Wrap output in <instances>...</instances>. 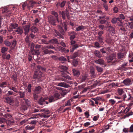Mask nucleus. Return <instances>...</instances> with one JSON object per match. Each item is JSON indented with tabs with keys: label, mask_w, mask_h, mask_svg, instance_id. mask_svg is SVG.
<instances>
[{
	"label": "nucleus",
	"mask_w": 133,
	"mask_h": 133,
	"mask_svg": "<svg viewBox=\"0 0 133 133\" xmlns=\"http://www.w3.org/2000/svg\"><path fill=\"white\" fill-rule=\"evenodd\" d=\"M108 28L109 36H110V35L111 36L114 35L115 32L114 28L110 25L108 27Z\"/></svg>",
	"instance_id": "obj_1"
},
{
	"label": "nucleus",
	"mask_w": 133,
	"mask_h": 133,
	"mask_svg": "<svg viewBox=\"0 0 133 133\" xmlns=\"http://www.w3.org/2000/svg\"><path fill=\"white\" fill-rule=\"evenodd\" d=\"M48 21L51 24L55 25V20L54 17L51 15L48 17Z\"/></svg>",
	"instance_id": "obj_2"
},
{
	"label": "nucleus",
	"mask_w": 133,
	"mask_h": 133,
	"mask_svg": "<svg viewBox=\"0 0 133 133\" xmlns=\"http://www.w3.org/2000/svg\"><path fill=\"white\" fill-rule=\"evenodd\" d=\"M48 98L46 97H42L40 98L38 101V104L40 105H43L45 103L46 104H48V102L45 101L48 99Z\"/></svg>",
	"instance_id": "obj_3"
},
{
	"label": "nucleus",
	"mask_w": 133,
	"mask_h": 133,
	"mask_svg": "<svg viewBox=\"0 0 133 133\" xmlns=\"http://www.w3.org/2000/svg\"><path fill=\"white\" fill-rule=\"evenodd\" d=\"M107 59L109 60V62H111L112 63H114L116 62L117 60L115 58V55H111L107 58Z\"/></svg>",
	"instance_id": "obj_4"
},
{
	"label": "nucleus",
	"mask_w": 133,
	"mask_h": 133,
	"mask_svg": "<svg viewBox=\"0 0 133 133\" xmlns=\"http://www.w3.org/2000/svg\"><path fill=\"white\" fill-rule=\"evenodd\" d=\"M132 83L131 80L128 78L125 79L122 82V83L126 86H129Z\"/></svg>",
	"instance_id": "obj_5"
},
{
	"label": "nucleus",
	"mask_w": 133,
	"mask_h": 133,
	"mask_svg": "<svg viewBox=\"0 0 133 133\" xmlns=\"http://www.w3.org/2000/svg\"><path fill=\"white\" fill-rule=\"evenodd\" d=\"M30 25L29 24L23 26L25 35H27L28 33L30 31Z\"/></svg>",
	"instance_id": "obj_6"
},
{
	"label": "nucleus",
	"mask_w": 133,
	"mask_h": 133,
	"mask_svg": "<svg viewBox=\"0 0 133 133\" xmlns=\"http://www.w3.org/2000/svg\"><path fill=\"white\" fill-rule=\"evenodd\" d=\"M41 74L42 72L39 71H35L33 76V78L34 79H37L38 78H39L41 77Z\"/></svg>",
	"instance_id": "obj_7"
},
{
	"label": "nucleus",
	"mask_w": 133,
	"mask_h": 133,
	"mask_svg": "<svg viewBox=\"0 0 133 133\" xmlns=\"http://www.w3.org/2000/svg\"><path fill=\"white\" fill-rule=\"evenodd\" d=\"M18 24L16 23H12L10 26L9 28L10 30L9 29L8 31L10 32L12 30L17 29V28L18 27Z\"/></svg>",
	"instance_id": "obj_8"
},
{
	"label": "nucleus",
	"mask_w": 133,
	"mask_h": 133,
	"mask_svg": "<svg viewBox=\"0 0 133 133\" xmlns=\"http://www.w3.org/2000/svg\"><path fill=\"white\" fill-rule=\"evenodd\" d=\"M57 85L58 86L63 87L65 88H68L69 87V85L64 82L58 83Z\"/></svg>",
	"instance_id": "obj_9"
},
{
	"label": "nucleus",
	"mask_w": 133,
	"mask_h": 133,
	"mask_svg": "<svg viewBox=\"0 0 133 133\" xmlns=\"http://www.w3.org/2000/svg\"><path fill=\"white\" fill-rule=\"evenodd\" d=\"M62 18L63 19H65L66 16L67 18L68 19L70 18L69 17V14L67 11L65 12H62Z\"/></svg>",
	"instance_id": "obj_10"
},
{
	"label": "nucleus",
	"mask_w": 133,
	"mask_h": 133,
	"mask_svg": "<svg viewBox=\"0 0 133 133\" xmlns=\"http://www.w3.org/2000/svg\"><path fill=\"white\" fill-rule=\"evenodd\" d=\"M66 3V1H62L61 3H60L59 2H58L56 4V6L57 7L60 6L61 8H63L64 6Z\"/></svg>",
	"instance_id": "obj_11"
},
{
	"label": "nucleus",
	"mask_w": 133,
	"mask_h": 133,
	"mask_svg": "<svg viewBox=\"0 0 133 133\" xmlns=\"http://www.w3.org/2000/svg\"><path fill=\"white\" fill-rule=\"evenodd\" d=\"M126 90V89L123 88H118L117 89V92L119 95H121L124 93V91Z\"/></svg>",
	"instance_id": "obj_12"
},
{
	"label": "nucleus",
	"mask_w": 133,
	"mask_h": 133,
	"mask_svg": "<svg viewBox=\"0 0 133 133\" xmlns=\"http://www.w3.org/2000/svg\"><path fill=\"white\" fill-rule=\"evenodd\" d=\"M15 31L19 34L21 35L23 33V30L22 28L19 27L17 28V29L15 30Z\"/></svg>",
	"instance_id": "obj_13"
},
{
	"label": "nucleus",
	"mask_w": 133,
	"mask_h": 133,
	"mask_svg": "<svg viewBox=\"0 0 133 133\" xmlns=\"http://www.w3.org/2000/svg\"><path fill=\"white\" fill-rule=\"evenodd\" d=\"M36 3L33 1H29L28 4V5L29 7H31L32 8L34 5Z\"/></svg>",
	"instance_id": "obj_14"
},
{
	"label": "nucleus",
	"mask_w": 133,
	"mask_h": 133,
	"mask_svg": "<svg viewBox=\"0 0 133 133\" xmlns=\"http://www.w3.org/2000/svg\"><path fill=\"white\" fill-rule=\"evenodd\" d=\"M59 68L61 69V72H64L66 71L68 69V68L66 66L62 65H60Z\"/></svg>",
	"instance_id": "obj_15"
},
{
	"label": "nucleus",
	"mask_w": 133,
	"mask_h": 133,
	"mask_svg": "<svg viewBox=\"0 0 133 133\" xmlns=\"http://www.w3.org/2000/svg\"><path fill=\"white\" fill-rule=\"evenodd\" d=\"M95 62L97 63L100 65L103 64L104 63V61L101 59H98Z\"/></svg>",
	"instance_id": "obj_16"
},
{
	"label": "nucleus",
	"mask_w": 133,
	"mask_h": 133,
	"mask_svg": "<svg viewBox=\"0 0 133 133\" xmlns=\"http://www.w3.org/2000/svg\"><path fill=\"white\" fill-rule=\"evenodd\" d=\"M41 91V87L39 86H38L36 88L34 92L35 94H38L40 93Z\"/></svg>",
	"instance_id": "obj_17"
},
{
	"label": "nucleus",
	"mask_w": 133,
	"mask_h": 133,
	"mask_svg": "<svg viewBox=\"0 0 133 133\" xmlns=\"http://www.w3.org/2000/svg\"><path fill=\"white\" fill-rule=\"evenodd\" d=\"M118 58L119 59H121L125 57V54L122 52H119L118 53Z\"/></svg>",
	"instance_id": "obj_18"
},
{
	"label": "nucleus",
	"mask_w": 133,
	"mask_h": 133,
	"mask_svg": "<svg viewBox=\"0 0 133 133\" xmlns=\"http://www.w3.org/2000/svg\"><path fill=\"white\" fill-rule=\"evenodd\" d=\"M35 128L34 125H32L31 126L30 125H27L25 127V129L27 130H32L33 129Z\"/></svg>",
	"instance_id": "obj_19"
},
{
	"label": "nucleus",
	"mask_w": 133,
	"mask_h": 133,
	"mask_svg": "<svg viewBox=\"0 0 133 133\" xmlns=\"http://www.w3.org/2000/svg\"><path fill=\"white\" fill-rule=\"evenodd\" d=\"M46 48L53 49H54L55 48L51 45H49L46 46H42V49L43 50H44V49H46Z\"/></svg>",
	"instance_id": "obj_20"
},
{
	"label": "nucleus",
	"mask_w": 133,
	"mask_h": 133,
	"mask_svg": "<svg viewBox=\"0 0 133 133\" xmlns=\"http://www.w3.org/2000/svg\"><path fill=\"white\" fill-rule=\"evenodd\" d=\"M7 102L9 103H13V100L9 97H7L6 98Z\"/></svg>",
	"instance_id": "obj_21"
},
{
	"label": "nucleus",
	"mask_w": 133,
	"mask_h": 133,
	"mask_svg": "<svg viewBox=\"0 0 133 133\" xmlns=\"http://www.w3.org/2000/svg\"><path fill=\"white\" fill-rule=\"evenodd\" d=\"M75 76H78L80 74L79 71L76 69H73L72 70Z\"/></svg>",
	"instance_id": "obj_22"
},
{
	"label": "nucleus",
	"mask_w": 133,
	"mask_h": 133,
	"mask_svg": "<svg viewBox=\"0 0 133 133\" xmlns=\"http://www.w3.org/2000/svg\"><path fill=\"white\" fill-rule=\"evenodd\" d=\"M94 54L96 56L99 57H100L102 56V55L100 54V52L98 51H95L94 52Z\"/></svg>",
	"instance_id": "obj_23"
},
{
	"label": "nucleus",
	"mask_w": 133,
	"mask_h": 133,
	"mask_svg": "<svg viewBox=\"0 0 133 133\" xmlns=\"http://www.w3.org/2000/svg\"><path fill=\"white\" fill-rule=\"evenodd\" d=\"M31 31L32 32H34V33H35L38 31V29L36 27L33 26L31 28Z\"/></svg>",
	"instance_id": "obj_24"
},
{
	"label": "nucleus",
	"mask_w": 133,
	"mask_h": 133,
	"mask_svg": "<svg viewBox=\"0 0 133 133\" xmlns=\"http://www.w3.org/2000/svg\"><path fill=\"white\" fill-rule=\"evenodd\" d=\"M4 43L5 45L8 46H10L11 44V42L7 40L4 41Z\"/></svg>",
	"instance_id": "obj_25"
},
{
	"label": "nucleus",
	"mask_w": 133,
	"mask_h": 133,
	"mask_svg": "<svg viewBox=\"0 0 133 133\" xmlns=\"http://www.w3.org/2000/svg\"><path fill=\"white\" fill-rule=\"evenodd\" d=\"M58 59L62 62L63 63H64V62H65L66 61V59L63 56H61L58 58Z\"/></svg>",
	"instance_id": "obj_26"
},
{
	"label": "nucleus",
	"mask_w": 133,
	"mask_h": 133,
	"mask_svg": "<svg viewBox=\"0 0 133 133\" xmlns=\"http://www.w3.org/2000/svg\"><path fill=\"white\" fill-rule=\"evenodd\" d=\"M84 29V27L83 25L80 26L76 28V30L77 31Z\"/></svg>",
	"instance_id": "obj_27"
},
{
	"label": "nucleus",
	"mask_w": 133,
	"mask_h": 133,
	"mask_svg": "<svg viewBox=\"0 0 133 133\" xmlns=\"http://www.w3.org/2000/svg\"><path fill=\"white\" fill-rule=\"evenodd\" d=\"M8 49V48H7L2 47L1 50V52L3 53H4L7 51Z\"/></svg>",
	"instance_id": "obj_28"
},
{
	"label": "nucleus",
	"mask_w": 133,
	"mask_h": 133,
	"mask_svg": "<svg viewBox=\"0 0 133 133\" xmlns=\"http://www.w3.org/2000/svg\"><path fill=\"white\" fill-rule=\"evenodd\" d=\"M52 14L53 15H54L55 16L57 21L58 22H59V21L58 20V15L57 14V12L55 11H53L52 12Z\"/></svg>",
	"instance_id": "obj_29"
},
{
	"label": "nucleus",
	"mask_w": 133,
	"mask_h": 133,
	"mask_svg": "<svg viewBox=\"0 0 133 133\" xmlns=\"http://www.w3.org/2000/svg\"><path fill=\"white\" fill-rule=\"evenodd\" d=\"M59 94L58 92L55 93L54 95V96L56 100L59 98Z\"/></svg>",
	"instance_id": "obj_30"
},
{
	"label": "nucleus",
	"mask_w": 133,
	"mask_h": 133,
	"mask_svg": "<svg viewBox=\"0 0 133 133\" xmlns=\"http://www.w3.org/2000/svg\"><path fill=\"white\" fill-rule=\"evenodd\" d=\"M39 115V116L41 117H44V118H48L49 117L48 115H47L45 114H38L36 115Z\"/></svg>",
	"instance_id": "obj_31"
},
{
	"label": "nucleus",
	"mask_w": 133,
	"mask_h": 133,
	"mask_svg": "<svg viewBox=\"0 0 133 133\" xmlns=\"http://www.w3.org/2000/svg\"><path fill=\"white\" fill-rule=\"evenodd\" d=\"M72 101L71 100H68L65 103V106H70L71 105V102Z\"/></svg>",
	"instance_id": "obj_32"
},
{
	"label": "nucleus",
	"mask_w": 133,
	"mask_h": 133,
	"mask_svg": "<svg viewBox=\"0 0 133 133\" xmlns=\"http://www.w3.org/2000/svg\"><path fill=\"white\" fill-rule=\"evenodd\" d=\"M2 12L3 13H6L9 11L8 8L6 7H4L2 9Z\"/></svg>",
	"instance_id": "obj_33"
},
{
	"label": "nucleus",
	"mask_w": 133,
	"mask_h": 133,
	"mask_svg": "<svg viewBox=\"0 0 133 133\" xmlns=\"http://www.w3.org/2000/svg\"><path fill=\"white\" fill-rule=\"evenodd\" d=\"M56 100L54 96H51L50 97L49 101L50 102H51L54 101Z\"/></svg>",
	"instance_id": "obj_34"
},
{
	"label": "nucleus",
	"mask_w": 133,
	"mask_h": 133,
	"mask_svg": "<svg viewBox=\"0 0 133 133\" xmlns=\"http://www.w3.org/2000/svg\"><path fill=\"white\" fill-rule=\"evenodd\" d=\"M17 43V42L15 40H14L12 42V44L11 49H13L16 46V45Z\"/></svg>",
	"instance_id": "obj_35"
},
{
	"label": "nucleus",
	"mask_w": 133,
	"mask_h": 133,
	"mask_svg": "<svg viewBox=\"0 0 133 133\" xmlns=\"http://www.w3.org/2000/svg\"><path fill=\"white\" fill-rule=\"evenodd\" d=\"M6 82H2L0 85V87L1 88H4L6 87Z\"/></svg>",
	"instance_id": "obj_36"
},
{
	"label": "nucleus",
	"mask_w": 133,
	"mask_h": 133,
	"mask_svg": "<svg viewBox=\"0 0 133 133\" xmlns=\"http://www.w3.org/2000/svg\"><path fill=\"white\" fill-rule=\"evenodd\" d=\"M67 93V92L66 90H63L60 92V94L61 95L64 96Z\"/></svg>",
	"instance_id": "obj_37"
},
{
	"label": "nucleus",
	"mask_w": 133,
	"mask_h": 133,
	"mask_svg": "<svg viewBox=\"0 0 133 133\" xmlns=\"http://www.w3.org/2000/svg\"><path fill=\"white\" fill-rule=\"evenodd\" d=\"M51 43H53L57 44L58 43L56 39H54L51 40L50 41Z\"/></svg>",
	"instance_id": "obj_38"
},
{
	"label": "nucleus",
	"mask_w": 133,
	"mask_h": 133,
	"mask_svg": "<svg viewBox=\"0 0 133 133\" xmlns=\"http://www.w3.org/2000/svg\"><path fill=\"white\" fill-rule=\"evenodd\" d=\"M78 52H75L73 56L71 57V58L73 59L77 57L78 55Z\"/></svg>",
	"instance_id": "obj_39"
},
{
	"label": "nucleus",
	"mask_w": 133,
	"mask_h": 133,
	"mask_svg": "<svg viewBox=\"0 0 133 133\" xmlns=\"http://www.w3.org/2000/svg\"><path fill=\"white\" fill-rule=\"evenodd\" d=\"M117 21V18L114 17L112 19L111 22L112 23L115 24L116 23Z\"/></svg>",
	"instance_id": "obj_40"
},
{
	"label": "nucleus",
	"mask_w": 133,
	"mask_h": 133,
	"mask_svg": "<svg viewBox=\"0 0 133 133\" xmlns=\"http://www.w3.org/2000/svg\"><path fill=\"white\" fill-rule=\"evenodd\" d=\"M109 102L112 105H114L116 103L115 101L112 99H110L109 100Z\"/></svg>",
	"instance_id": "obj_41"
},
{
	"label": "nucleus",
	"mask_w": 133,
	"mask_h": 133,
	"mask_svg": "<svg viewBox=\"0 0 133 133\" xmlns=\"http://www.w3.org/2000/svg\"><path fill=\"white\" fill-rule=\"evenodd\" d=\"M63 76L66 78L67 79H68L71 80V78L69 76L65 74L63 75Z\"/></svg>",
	"instance_id": "obj_42"
},
{
	"label": "nucleus",
	"mask_w": 133,
	"mask_h": 133,
	"mask_svg": "<svg viewBox=\"0 0 133 133\" xmlns=\"http://www.w3.org/2000/svg\"><path fill=\"white\" fill-rule=\"evenodd\" d=\"M17 75L16 74H15L12 75V78L15 81H16L17 79Z\"/></svg>",
	"instance_id": "obj_43"
},
{
	"label": "nucleus",
	"mask_w": 133,
	"mask_h": 133,
	"mask_svg": "<svg viewBox=\"0 0 133 133\" xmlns=\"http://www.w3.org/2000/svg\"><path fill=\"white\" fill-rule=\"evenodd\" d=\"M96 68L98 72H102L103 69L102 68L97 66H96Z\"/></svg>",
	"instance_id": "obj_44"
},
{
	"label": "nucleus",
	"mask_w": 133,
	"mask_h": 133,
	"mask_svg": "<svg viewBox=\"0 0 133 133\" xmlns=\"http://www.w3.org/2000/svg\"><path fill=\"white\" fill-rule=\"evenodd\" d=\"M9 89H10V90H13L15 92H17V89L16 88H15L14 87H10L9 88Z\"/></svg>",
	"instance_id": "obj_45"
},
{
	"label": "nucleus",
	"mask_w": 133,
	"mask_h": 133,
	"mask_svg": "<svg viewBox=\"0 0 133 133\" xmlns=\"http://www.w3.org/2000/svg\"><path fill=\"white\" fill-rule=\"evenodd\" d=\"M19 95L20 96V97L21 98H23L25 96V93L24 92H19Z\"/></svg>",
	"instance_id": "obj_46"
},
{
	"label": "nucleus",
	"mask_w": 133,
	"mask_h": 133,
	"mask_svg": "<svg viewBox=\"0 0 133 133\" xmlns=\"http://www.w3.org/2000/svg\"><path fill=\"white\" fill-rule=\"evenodd\" d=\"M133 114V112H129L128 114H126L124 115L125 117H129L130 116L132 115Z\"/></svg>",
	"instance_id": "obj_47"
},
{
	"label": "nucleus",
	"mask_w": 133,
	"mask_h": 133,
	"mask_svg": "<svg viewBox=\"0 0 133 133\" xmlns=\"http://www.w3.org/2000/svg\"><path fill=\"white\" fill-rule=\"evenodd\" d=\"M43 50V52L45 54H50L49 50L47 49H44Z\"/></svg>",
	"instance_id": "obj_48"
},
{
	"label": "nucleus",
	"mask_w": 133,
	"mask_h": 133,
	"mask_svg": "<svg viewBox=\"0 0 133 133\" xmlns=\"http://www.w3.org/2000/svg\"><path fill=\"white\" fill-rule=\"evenodd\" d=\"M129 132H133V124L131 125L129 129Z\"/></svg>",
	"instance_id": "obj_49"
},
{
	"label": "nucleus",
	"mask_w": 133,
	"mask_h": 133,
	"mask_svg": "<svg viewBox=\"0 0 133 133\" xmlns=\"http://www.w3.org/2000/svg\"><path fill=\"white\" fill-rule=\"evenodd\" d=\"M127 101L133 103V97L130 96V97L128 99Z\"/></svg>",
	"instance_id": "obj_50"
},
{
	"label": "nucleus",
	"mask_w": 133,
	"mask_h": 133,
	"mask_svg": "<svg viewBox=\"0 0 133 133\" xmlns=\"http://www.w3.org/2000/svg\"><path fill=\"white\" fill-rule=\"evenodd\" d=\"M4 116L6 118H10L11 117V115L9 114L6 113L4 115Z\"/></svg>",
	"instance_id": "obj_51"
},
{
	"label": "nucleus",
	"mask_w": 133,
	"mask_h": 133,
	"mask_svg": "<svg viewBox=\"0 0 133 133\" xmlns=\"http://www.w3.org/2000/svg\"><path fill=\"white\" fill-rule=\"evenodd\" d=\"M14 122V121L13 120L11 121H7L6 122V123L8 125H10V124L13 123Z\"/></svg>",
	"instance_id": "obj_52"
},
{
	"label": "nucleus",
	"mask_w": 133,
	"mask_h": 133,
	"mask_svg": "<svg viewBox=\"0 0 133 133\" xmlns=\"http://www.w3.org/2000/svg\"><path fill=\"white\" fill-rule=\"evenodd\" d=\"M31 86L30 84H29L28 87V91L29 92H31Z\"/></svg>",
	"instance_id": "obj_53"
},
{
	"label": "nucleus",
	"mask_w": 133,
	"mask_h": 133,
	"mask_svg": "<svg viewBox=\"0 0 133 133\" xmlns=\"http://www.w3.org/2000/svg\"><path fill=\"white\" fill-rule=\"evenodd\" d=\"M106 21L104 19H101L99 21V23L101 24H104L106 22Z\"/></svg>",
	"instance_id": "obj_54"
},
{
	"label": "nucleus",
	"mask_w": 133,
	"mask_h": 133,
	"mask_svg": "<svg viewBox=\"0 0 133 133\" xmlns=\"http://www.w3.org/2000/svg\"><path fill=\"white\" fill-rule=\"evenodd\" d=\"M119 18L120 19H125V17L124 15L122 14H121L119 15Z\"/></svg>",
	"instance_id": "obj_55"
},
{
	"label": "nucleus",
	"mask_w": 133,
	"mask_h": 133,
	"mask_svg": "<svg viewBox=\"0 0 133 133\" xmlns=\"http://www.w3.org/2000/svg\"><path fill=\"white\" fill-rule=\"evenodd\" d=\"M37 122V121L34 120H32L31 121L30 123L32 124H35Z\"/></svg>",
	"instance_id": "obj_56"
},
{
	"label": "nucleus",
	"mask_w": 133,
	"mask_h": 133,
	"mask_svg": "<svg viewBox=\"0 0 133 133\" xmlns=\"http://www.w3.org/2000/svg\"><path fill=\"white\" fill-rule=\"evenodd\" d=\"M78 63V61L76 60H75L73 62V64L75 66H76L77 65Z\"/></svg>",
	"instance_id": "obj_57"
},
{
	"label": "nucleus",
	"mask_w": 133,
	"mask_h": 133,
	"mask_svg": "<svg viewBox=\"0 0 133 133\" xmlns=\"http://www.w3.org/2000/svg\"><path fill=\"white\" fill-rule=\"evenodd\" d=\"M25 41L27 43H28L29 42V36H26V37L25 38Z\"/></svg>",
	"instance_id": "obj_58"
},
{
	"label": "nucleus",
	"mask_w": 133,
	"mask_h": 133,
	"mask_svg": "<svg viewBox=\"0 0 133 133\" xmlns=\"http://www.w3.org/2000/svg\"><path fill=\"white\" fill-rule=\"evenodd\" d=\"M123 131L125 133H127L129 132V129L128 128H124L123 129Z\"/></svg>",
	"instance_id": "obj_59"
},
{
	"label": "nucleus",
	"mask_w": 133,
	"mask_h": 133,
	"mask_svg": "<svg viewBox=\"0 0 133 133\" xmlns=\"http://www.w3.org/2000/svg\"><path fill=\"white\" fill-rule=\"evenodd\" d=\"M34 44L33 43H32L31 44V51H33L34 50Z\"/></svg>",
	"instance_id": "obj_60"
},
{
	"label": "nucleus",
	"mask_w": 133,
	"mask_h": 133,
	"mask_svg": "<svg viewBox=\"0 0 133 133\" xmlns=\"http://www.w3.org/2000/svg\"><path fill=\"white\" fill-rule=\"evenodd\" d=\"M101 99H102L100 97H97L96 98H94V99H93L94 101H97L98 100H101Z\"/></svg>",
	"instance_id": "obj_61"
},
{
	"label": "nucleus",
	"mask_w": 133,
	"mask_h": 133,
	"mask_svg": "<svg viewBox=\"0 0 133 133\" xmlns=\"http://www.w3.org/2000/svg\"><path fill=\"white\" fill-rule=\"evenodd\" d=\"M104 33V31H99L98 33V35L99 36H101Z\"/></svg>",
	"instance_id": "obj_62"
},
{
	"label": "nucleus",
	"mask_w": 133,
	"mask_h": 133,
	"mask_svg": "<svg viewBox=\"0 0 133 133\" xmlns=\"http://www.w3.org/2000/svg\"><path fill=\"white\" fill-rule=\"evenodd\" d=\"M130 28L131 29L133 28V22H131V23H129Z\"/></svg>",
	"instance_id": "obj_63"
},
{
	"label": "nucleus",
	"mask_w": 133,
	"mask_h": 133,
	"mask_svg": "<svg viewBox=\"0 0 133 133\" xmlns=\"http://www.w3.org/2000/svg\"><path fill=\"white\" fill-rule=\"evenodd\" d=\"M35 54L34 55L37 56L39 55L40 54V52L38 50H35Z\"/></svg>",
	"instance_id": "obj_64"
}]
</instances>
